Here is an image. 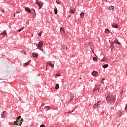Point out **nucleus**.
<instances>
[{
  "label": "nucleus",
  "mask_w": 127,
  "mask_h": 127,
  "mask_svg": "<svg viewBox=\"0 0 127 127\" xmlns=\"http://www.w3.org/2000/svg\"><path fill=\"white\" fill-rule=\"evenodd\" d=\"M105 98H106L107 103L110 105H113L116 101V96L115 95H109L107 93Z\"/></svg>",
  "instance_id": "1"
},
{
  "label": "nucleus",
  "mask_w": 127,
  "mask_h": 127,
  "mask_svg": "<svg viewBox=\"0 0 127 127\" xmlns=\"http://www.w3.org/2000/svg\"><path fill=\"white\" fill-rule=\"evenodd\" d=\"M22 121H23V119L21 118V116H18L17 117L16 121L14 122V125L15 126H21V124H22Z\"/></svg>",
  "instance_id": "2"
},
{
  "label": "nucleus",
  "mask_w": 127,
  "mask_h": 127,
  "mask_svg": "<svg viewBox=\"0 0 127 127\" xmlns=\"http://www.w3.org/2000/svg\"><path fill=\"white\" fill-rule=\"evenodd\" d=\"M101 88V84L100 83L95 85V88L93 89V94H97L100 91Z\"/></svg>",
  "instance_id": "3"
},
{
  "label": "nucleus",
  "mask_w": 127,
  "mask_h": 127,
  "mask_svg": "<svg viewBox=\"0 0 127 127\" xmlns=\"http://www.w3.org/2000/svg\"><path fill=\"white\" fill-rule=\"evenodd\" d=\"M101 101H98L97 103L93 105V110H97L100 108Z\"/></svg>",
  "instance_id": "4"
},
{
  "label": "nucleus",
  "mask_w": 127,
  "mask_h": 127,
  "mask_svg": "<svg viewBox=\"0 0 127 127\" xmlns=\"http://www.w3.org/2000/svg\"><path fill=\"white\" fill-rule=\"evenodd\" d=\"M35 3L36 4H38L40 8H41L43 5V2L39 1V0H36Z\"/></svg>",
  "instance_id": "5"
},
{
  "label": "nucleus",
  "mask_w": 127,
  "mask_h": 127,
  "mask_svg": "<svg viewBox=\"0 0 127 127\" xmlns=\"http://www.w3.org/2000/svg\"><path fill=\"white\" fill-rule=\"evenodd\" d=\"M70 95V101H73V99H74V97H75V92H70L69 93Z\"/></svg>",
  "instance_id": "6"
},
{
  "label": "nucleus",
  "mask_w": 127,
  "mask_h": 127,
  "mask_svg": "<svg viewBox=\"0 0 127 127\" xmlns=\"http://www.w3.org/2000/svg\"><path fill=\"white\" fill-rule=\"evenodd\" d=\"M60 34L63 36H65V30H64V29L63 27H61L60 28Z\"/></svg>",
  "instance_id": "7"
},
{
  "label": "nucleus",
  "mask_w": 127,
  "mask_h": 127,
  "mask_svg": "<svg viewBox=\"0 0 127 127\" xmlns=\"http://www.w3.org/2000/svg\"><path fill=\"white\" fill-rule=\"evenodd\" d=\"M112 26V27H114V28H119V25L115 23H113Z\"/></svg>",
  "instance_id": "8"
},
{
  "label": "nucleus",
  "mask_w": 127,
  "mask_h": 127,
  "mask_svg": "<svg viewBox=\"0 0 127 127\" xmlns=\"http://www.w3.org/2000/svg\"><path fill=\"white\" fill-rule=\"evenodd\" d=\"M38 47H39V48H41L42 46H43V42L41 41H40L37 45Z\"/></svg>",
  "instance_id": "9"
},
{
  "label": "nucleus",
  "mask_w": 127,
  "mask_h": 127,
  "mask_svg": "<svg viewBox=\"0 0 127 127\" xmlns=\"http://www.w3.org/2000/svg\"><path fill=\"white\" fill-rule=\"evenodd\" d=\"M0 35H2V36H7V34L6 33V31L3 30L2 33L0 34Z\"/></svg>",
  "instance_id": "10"
},
{
  "label": "nucleus",
  "mask_w": 127,
  "mask_h": 127,
  "mask_svg": "<svg viewBox=\"0 0 127 127\" xmlns=\"http://www.w3.org/2000/svg\"><path fill=\"white\" fill-rule=\"evenodd\" d=\"M62 48H63V50H67V44H64L62 45Z\"/></svg>",
  "instance_id": "11"
},
{
  "label": "nucleus",
  "mask_w": 127,
  "mask_h": 127,
  "mask_svg": "<svg viewBox=\"0 0 127 127\" xmlns=\"http://www.w3.org/2000/svg\"><path fill=\"white\" fill-rule=\"evenodd\" d=\"M98 74L99 73L98 72V71H94L92 73V76H94V77H96V76H98Z\"/></svg>",
  "instance_id": "12"
},
{
  "label": "nucleus",
  "mask_w": 127,
  "mask_h": 127,
  "mask_svg": "<svg viewBox=\"0 0 127 127\" xmlns=\"http://www.w3.org/2000/svg\"><path fill=\"white\" fill-rule=\"evenodd\" d=\"M32 57H34V58H37L38 57V54L36 53H34L32 54Z\"/></svg>",
  "instance_id": "13"
},
{
  "label": "nucleus",
  "mask_w": 127,
  "mask_h": 127,
  "mask_svg": "<svg viewBox=\"0 0 127 127\" xmlns=\"http://www.w3.org/2000/svg\"><path fill=\"white\" fill-rule=\"evenodd\" d=\"M6 117V112L4 111L3 112L2 114H1V118L3 119H4Z\"/></svg>",
  "instance_id": "14"
},
{
  "label": "nucleus",
  "mask_w": 127,
  "mask_h": 127,
  "mask_svg": "<svg viewBox=\"0 0 127 127\" xmlns=\"http://www.w3.org/2000/svg\"><path fill=\"white\" fill-rule=\"evenodd\" d=\"M101 62H107L108 59L107 58L104 57L103 59L101 60Z\"/></svg>",
  "instance_id": "15"
},
{
  "label": "nucleus",
  "mask_w": 127,
  "mask_h": 127,
  "mask_svg": "<svg viewBox=\"0 0 127 127\" xmlns=\"http://www.w3.org/2000/svg\"><path fill=\"white\" fill-rule=\"evenodd\" d=\"M48 65H50L51 67H52V68H54V64H53L50 63H47V66H48Z\"/></svg>",
  "instance_id": "16"
},
{
  "label": "nucleus",
  "mask_w": 127,
  "mask_h": 127,
  "mask_svg": "<svg viewBox=\"0 0 127 127\" xmlns=\"http://www.w3.org/2000/svg\"><path fill=\"white\" fill-rule=\"evenodd\" d=\"M114 42H115V43H116L117 44H118L119 45H120V44H121V43H120L119 42V40L117 39H116L114 40Z\"/></svg>",
  "instance_id": "17"
},
{
  "label": "nucleus",
  "mask_w": 127,
  "mask_h": 127,
  "mask_svg": "<svg viewBox=\"0 0 127 127\" xmlns=\"http://www.w3.org/2000/svg\"><path fill=\"white\" fill-rule=\"evenodd\" d=\"M30 61H31V60H30L28 61L27 63L23 64L24 66H27V65H29V64L30 63Z\"/></svg>",
  "instance_id": "18"
},
{
  "label": "nucleus",
  "mask_w": 127,
  "mask_h": 127,
  "mask_svg": "<svg viewBox=\"0 0 127 127\" xmlns=\"http://www.w3.org/2000/svg\"><path fill=\"white\" fill-rule=\"evenodd\" d=\"M94 45H92V47H91V49H92V53L93 54H94L95 56H96V57H97V55H96V54H95V52H94Z\"/></svg>",
  "instance_id": "19"
},
{
  "label": "nucleus",
  "mask_w": 127,
  "mask_h": 127,
  "mask_svg": "<svg viewBox=\"0 0 127 127\" xmlns=\"http://www.w3.org/2000/svg\"><path fill=\"white\" fill-rule=\"evenodd\" d=\"M25 10H26V11H27L28 12H29V13H30L31 12V10H30V9H29V8L26 7V8H25Z\"/></svg>",
  "instance_id": "20"
},
{
  "label": "nucleus",
  "mask_w": 127,
  "mask_h": 127,
  "mask_svg": "<svg viewBox=\"0 0 127 127\" xmlns=\"http://www.w3.org/2000/svg\"><path fill=\"white\" fill-rule=\"evenodd\" d=\"M44 110H45L46 111H49V110H50V107H49V106H46L44 108Z\"/></svg>",
  "instance_id": "21"
},
{
  "label": "nucleus",
  "mask_w": 127,
  "mask_h": 127,
  "mask_svg": "<svg viewBox=\"0 0 127 127\" xmlns=\"http://www.w3.org/2000/svg\"><path fill=\"white\" fill-rule=\"evenodd\" d=\"M109 10H114L115 9V7L114 6H111L109 7Z\"/></svg>",
  "instance_id": "22"
},
{
  "label": "nucleus",
  "mask_w": 127,
  "mask_h": 127,
  "mask_svg": "<svg viewBox=\"0 0 127 127\" xmlns=\"http://www.w3.org/2000/svg\"><path fill=\"white\" fill-rule=\"evenodd\" d=\"M84 12H81L80 15V18H84Z\"/></svg>",
  "instance_id": "23"
},
{
  "label": "nucleus",
  "mask_w": 127,
  "mask_h": 127,
  "mask_svg": "<svg viewBox=\"0 0 127 127\" xmlns=\"http://www.w3.org/2000/svg\"><path fill=\"white\" fill-rule=\"evenodd\" d=\"M55 89L56 90H58V89H59V84L58 83L56 84L55 86Z\"/></svg>",
  "instance_id": "24"
},
{
  "label": "nucleus",
  "mask_w": 127,
  "mask_h": 127,
  "mask_svg": "<svg viewBox=\"0 0 127 127\" xmlns=\"http://www.w3.org/2000/svg\"><path fill=\"white\" fill-rule=\"evenodd\" d=\"M110 48L111 49H113V48H115V47L114 46V43H112L111 44V46H110Z\"/></svg>",
  "instance_id": "25"
},
{
  "label": "nucleus",
  "mask_w": 127,
  "mask_h": 127,
  "mask_svg": "<svg viewBox=\"0 0 127 127\" xmlns=\"http://www.w3.org/2000/svg\"><path fill=\"white\" fill-rule=\"evenodd\" d=\"M108 67H109V65L108 64H106L103 65V68H104V69L108 68Z\"/></svg>",
  "instance_id": "26"
},
{
  "label": "nucleus",
  "mask_w": 127,
  "mask_h": 127,
  "mask_svg": "<svg viewBox=\"0 0 127 127\" xmlns=\"http://www.w3.org/2000/svg\"><path fill=\"white\" fill-rule=\"evenodd\" d=\"M104 80H105V78H102L100 81V83L102 85H104Z\"/></svg>",
  "instance_id": "27"
},
{
  "label": "nucleus",
  "mask_w": 127,
  "mask_h": 127,
  "mask_svg": "<svg viewBox=\"0 0 127 127\" xmlns=\"http://www.w3.org/2000/svg\"><path fill=\"white\" fill-rule=\"evenodd\" d=\"M105 33H110V30H109L108 29H106L105 30Z\"/></svg>",
  "instance_id": "28"
},
{
  "label": "nucleus",
  "mask_w": 127,
  "mask_h": 127,
  "mask_svg": "<svg viewBox=\"0 0 127 127\" xmlns=\"http://www.w3.org/2000/svg\"><path fill=\"white\" fill-rule=\"evenodd\" d=\"M92 59H93V61H94L95 62L98 61V59H97V58H96V57L93 58Z\"/></svg>",
  "instance_id": "29"
},
{
  "label": "nucleus",
  "mask_w": 127,
  "mask_h": 127,
  "mask_svg": "<svg viewBox=\"0 0 127 127\" xmlns=\"http://www.w3.org/2000/svg\"><path fill=\"white\" fill-rule=\"evenodd\" d=\"M56 2L57 3V4H61V0H56Z\"/></svg>",
  "instance_id": "30"
},
{
  "label": "nucleus",
  "mask_w": 127,
  "mask_h": 127,
  "mask_svg": "<svg viewBox=\"0 0 127 127\" xmlns=\"http://www.w3.org/2000/svg\"><path fill=\"white\" fill-rule=\"evenodd\" d=\"M22 54H24V55H26V52L24 51H21Z\"/></svg>",
  "instance_id": "31"
},
{
  "label": "nucleus",
  "mask_w": 127,
  "mask_h": 127,
  "mask_svg": "<svg viewBox=\"0 0 127 127\" xmlns=\"http://www.w3.org/2000/svg\"><path fill=\"white\" fill-rule=\"evenodd\" d=\"M42 33H43V31L40 32L39 33V34H38L39 36V37L41 36Z\"/></svg>",
  "instance_id": "32"
},
{
  "label": "nucleus",
  "mask_w": 127,
  "mask_h": 127,
  "mask_svg": "<svg viewBox=\"0 0 127 127\" xmlns=\"http://www.w3.org/2000/svg\"><path fill=\"white\" fill-rule=\"evenodd\" d=\"M55 14H57V13H58V10L57 9V8H56L55 10Z\"/></svg>",
  "instance_id": "33"
},
{
  "label": "nucleus",
  "mask_w": 127,
  "mask_h": 127,
  "mask_svg": "<svg viewBox=\"0 0 127 127\" xmlns=\"http://www.w3.org/2000/svg\"><path fill=\"white\" fill-rule=\"evenodd\" d=\"M70 12H71L72 13H74V12H75V10H74V9H71V10L70 11Z\"/></svg>",
  "instance_id": "34"
},
{
  "label": "nucleus",
  "mask_w": 127,
  "mask_h": 127,
  "mask_svg": "<svg viewBox=\"0 0 127 127\" xmlns=\"http://www.w3.org/2000/svg\"><path fill=\"white\" fill-rule=\"evenodd\" d=\"M118 116L119 117H122V113H118Z\"/></svg>",
  "instance_id": "35"
},
{
  "label": "nucleus",
  "mask_w": 127,
  "mask_h": 127,
  "mask_svg": "<svg viewBox=\"0 0 127 127\" xmlns=\"http://www.w3.org/2000/svg\"><path fill=\"white\" fill-rule=\"evenodd\" d=\"M56 76L57 77H61V74H58V73H57L56 75Z\"/></svg>",
  "instance_id": "36"
},
{
  "label": "nucleus",
  "mask_w": 127,
  "mask_h": 127,
  "mask_svg": "<svg viewBox=\"0 0 127 127\" xmlns=\"http://www.w3.org/2000/svg\"><path fill=\"white\" fill-rule=\"evenodd\" d=\"M24 27H22L21 28H20V29H21V30L22 31V30H23V29H24Z\"/></svg>",
  "instance_id": "37"
},
{
  "label": "nucleus",
  "mask_w": 127,
  "mask_h": 127,
  "mask_svg": "<svg viewBox=\"0 0 127 127\" xmlns=\"http://www.w3.org/2000/svg\"><path fill=\"white\" fill-rule=\"evenodd\" d=\"M32 9L33 11H34V13H35V15L36 14L35 10H34V9H33V8H32Z\"/></svg>",
  "instance_id": "38"
},
{
  "label": "nucleus",
  "mask_w": 127,
  "mask_h": 127,
  "mask_svg": "<svg viewBox=\"0 0 127 127\" xmlns=\"http://www.w3.org/2000/svg\"><path fill=\"white\" fill-rule=\"evenodd\" d=\"M40 127H45V125H42L40 126Z\"/></svg>",
  "instance_id": "39"
},
{
  "label": "nucleus",
  "mask_w": 127,
  "mask_h": 127,
  "mask_svg": "<svg viewBox=\"0 0 127 127\" xmlns=\"http://www.w3.org/2000/svg\"><path fill=\"white\" fill-rule=\"evenodd\" d=\"M73 112H74V111H72V112L69 111L67 113V114H71V113H73Z\"/></svg>",
  "instance_id": "40"
},
{
  "label": "nucleus",
  "mask_w": 127,
  "mask_h": 127,
  "mask_svg": "<svg viewBox=\"0 0 127 127\" xmlns=\"http://www.w3.org/2000/svg\"><path fill=\"white\" fill-rule=\"evenodd\" d=\"M20 31H21V29H19V30H18V32H20Z\"/></svg>",
  "instance_id": "41"
},
{
  "label": "nucleus",
  "mask_w": 127,
  "mask_h": 127,
  "mask_svg": "<svg viewBox=\"0 0 127 127\" xmlns=\"http://www.w3.org/2000/svg\"><path fill=\"white\" fill-rule=\"evenodd\" d=\"M43 106H44V104L43 103H42V105L41 106V107H43Z\"/></svg>",
  "instance_id": "42"
},
{
  "label": "nucleus",
  "mask_w": 127,
  "mask_h": 127,
  "mask_svg": "<svg viewBox=\"0 0 127 127\" xmlns=\"http://www.w3.org/2000/svg\"><path fill=\"white\" fill-rule=\"evenodd\" d=\"M68 17H71V15H68Z\"/></svg>",
  "instance_id": "43"
},
{
  "label": "nucleus",
  "mask_w": 127,
  "mask_h": 127,
  "mask_svg": "<svg viewBox=\"0 0 127 127\" xmlns=\"http://www.w3.org/2000/svg\"><path fill=\"white\" fill-rule=\"evenodd\" d=\"M47 67H48V66L46 65V71L47 70Z\"/></svg>",
  "instance_id": "44"
},
{
  "label": "nucleus",
  "mask_w": 127,
  "mask_h": 127,
  "mask_svg": "<svg viewBox=\"0 0 127 127\" xmlns=\"http://www.w3.org/2000/svg\"><path fill=\"white\" fill-rule=\"evenodd\" d=\"M13 16L15 17V13H14Z\"/></svg>",
  "instance_id": "45"
},
{
  "label": "nucleus",
  "mask_w": 127,
  "mask_h": 127,
  "mask_svg": "<svg viewBox=\"0 0 127 127\" xmlns=\"http://www.w3.org/2000/svg\"><path fill=\"white\" fill-rule=\"evenodd\" d=\"M2 12H4V11L3 10H1Z\"/></svg>",
  "instance_id": "46"
},
{
  "label": "nucleus",
  "mask_w": 127,
  "mask_h": 127,
  "mask_svg": "<svg viewBox=\"0 0 127 127\" xmlns=\"http://www.w3.org/2000/svg\"><path fill=\"white\" fill-rule=\"evenodd\" d=\"M64 114H68L67 112H64Z\"/></svg>",
  "instance_id": "47"
},
{
  "label": "nucleus",
  "mask_w": 127,
  "mask_h": 127,
  "mask_svg": "<svg viewBox=\"0 0 127 127\" xmlns=\"http://www.w3.org/2000/svg\"><path fill=\"white\" fill-rule=\"evenodd\" d=\"M16 13H19V12H16Z\"/></svg>",
  "instance_id": "48"
},
{
  "label": "nucleus",
  "mask_w": 127,
  "mask_h": 127,
  "mask_svg": "<svg viewBox=\"0 0 127 127\" xmlns=\"http://www.w3.org/2000/svg\"><path fill=\"white\" fill-rule=\"evenodd\" d=\"M32 37H33V35H32Z\"/></svg>",
  "instance_id": "49"
},
{
  "label": "nucleus",
  "mask_w": 127,
  "mask_h": 127,
  "mask_svg": "<svg viewBox=\"0 0 127 127\" xmlns=\"http://www.w3.org/2000/svg\"><path fill=\"white\" fill-rule=\"evenodd\" d=\"M113 62H114V63L116 62V61H113Z\"/></svg>",
  "instance_id": "50"
}]
</instances>
